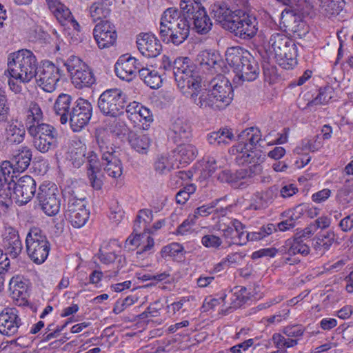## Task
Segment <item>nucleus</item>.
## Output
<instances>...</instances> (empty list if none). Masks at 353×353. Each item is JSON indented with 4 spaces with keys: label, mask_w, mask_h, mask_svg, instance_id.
Listing matches in <instances>:
<instances>
[{
    "label": "nucleus",
    "mask_w": 353,
    "mask_h": 353,
    "mask_svg": "<svg viewBox=\"0 0 353 353\" xmlns=\"http://www.w3.org/2000/svg\"><path fill=\"white\" fill-rule=\"evenodd\" d=\"M221 199H216L211 203L203 205L195 209L193 218L195 219L199 216H207L212 212L213 208L217 205Z\"/></svg>",
    "instance_id": "nucleus-54"
},
{
    "label": "nucleus",
    "mask_w": 353,
    "mask_h": 353,
    "mask_svg": "<svg viewBox=\"0 0 353 353\" xmlns=\"http://www.w3.org/2000/svg\"><path fill=\"white\" fill-rule=\"evenodd\" d=\"M261 134L254 132L250 135L249 139L245 141L241 145H239L236 151L239 152L235 157V161L238 165L247 163H259L264 159L260 150H256L257 145H260Z\"/></svg>",
    "instance_id": "nucleus-12"
},
{
    "label": "nucleus",
    "mask_w": 353,
    "mask_h": 353,
    "mask_svg": "<svg viewBox=\"0 0 353 353\" xmlns=\"http://www.w3.org/2000/svg\"><path fill=\"white\" fill-rule=\"evenodd\" d=\"M139 52L146 57H156L160 54L162 46L154 34H140L137 39Z\"/></svg>",
    "instance_id": "nucleus-25"
},
{
    "label": "nucleus",
    "mask_w": 353,
    "mask_h": 353,
    "mask_svg": "<svg viewBox=\"0 0 353 353\" xmlns=\"http://www.w3.org/2000/svg\"><path fill=\"white\" fill-rule=\"evenodd\" d=\"M43 117V112L40 106L35 102H31L26 112V124L27 129L30 125L41 124Z\"/></svg>",
    "instance_id": "nucleus-44"
},
{
    "label": "nucleus",
    "mask_w": 353,
    "mask_h": 353,
    "mask_svg": "<svg viewBox=\"0 0 353 353\" xmlns=\"http://www.w3.org/2000/svg\"><path fill=\"white\" fill-rule=\"evenodd\" d=\"M235 3L241 8L235 10L233 19L227 23L226 30L241 39H251L258 31L257 19L245 10L248 4L247 0H236Z\"/></svg>",
    "instance_id": "nucleus-4"
},
{
    "label": "nucleus",
    "mask_w": 353,
    "mask_h": 353,
    "mask_svg": "<svg viewBox=\"0 0 353 353\" xmlns=\"http://www.w3.org/2000/svg\"><path fill=\"white\" fill-rule=\"evenodd\" d=\"M128 118L134 123L153 121V117L150 110L136 101L130 103L125 109Z\"/></svg>",
    "instance_id": "nucleus-30"
},
{
    "label": "nucleus",
    "mask_w": 353,
    "mask_h": 353,
    "mask_svg": "<svg viewBox=\"0 0 353 353\" xmlns=\"http://www.w3.org/2000/svg\"><path fill=\"white\" fill-rule=\"evenodd\" d=\"M201 243L205 248L218 249L222 244V240L214 234H206L202 237Z\"/></svg>",
    "instance_id": "nucleus-53"
},
{
    "label": "nucleus",
    "mask_w": 353,
    "mask_h": 353,
    "mask_svg": "<svg viewBox=\"0 0 353 353\" xmlns=\"http://www.w3.org/2000/svg\"><path fill=\"white\" fill-rule=\"evenodd\" d=\"M137 300V299L132 296H128L123 300H118L114 304L113 312L116 314H120L128 307L134 304Z\"/></svg>",
    "instance_id": "nucleus-55"
},
{
    "label": "nucleus",
    "mask_w": 353,
    "mask_h": 353,
    "mask_svg": "<svg viewBox=\"0 0 353 353\" xmlns=\"http://www.w3.org/2000/svg\"><path fill=\"white\" fill-rule=\"evenodd\" d=\"M108 129L117 137L125 135L129 130L125 121L119 119H114L112 123H110Z\"/></svg>",
    "instance_id": "nucleus-50"
},
{
    "label": "nucleus",
    "mask_w": 353,
    "mask_h": 353,
    "mask_svg": "<svg viewBox=\"0 0 353 353\" xmlns=\"http://www.w3.org/2000/svg\"><path fill=\"white\" fill-rule=\"evenodd\" d=\"M283 251L290 256L296 254L307 256L310 252V248L304 239L295 236L294 238L288 239L285 241L283 249L281 250V252Z\"/></svg>",
    "instance_id": "nucleus-34"
},
{
    "label": "nucleus",
    "mask_w": 353,
    "mask_h": 353,
    "mask_svg": "<svg viewBox=\"0 0 353 353\" xmlns=\"http://www.w3.org/2000/svg\"><path fill=\"white\" fill-rule=\"evenodd\" d=\"M245 226L237 219L232 220L228 225L222 229L223 236L228 240V245H243Z\"/></svg>",
    "instance_id": "nucleus-32"
},
{
    "label": "nucleus",
    "mask_w": 353,
    "mask_h": 353,
    "mask_svg": "<svg viewBox=\"0 0 353 353\" xmlns=\"http://www.w3.org/2000/svg\"><path fill=\"white\" fill-rule=\"evenodd\" d=\"M183 21H189L185 12L182 13L181 10L176 8H168L161 14L159 31L171 30L172 27L180 25Z\"/></svg>",
    "instance_id": "nucleus-27"
},
{
    "label": "nucleus",
    "mask_w": 353,
    "mask_h": 353,
    "mask_svg": "<svg viewBox=\"0 0 353 353\" xmlns=\"http://www.w3.org/2000/svg\"><path fill=\"white\" fill-rule=\"evenodd\" d=\"M283 332L288 337L299 340L303 335L305 329L303 325L296 324L285 327Z\"/></svg>",
    "instance_id": "nucleus-51"
},
{
    "label": "nucleus",
    "mask_w": 353,
    "mask_h": 353,
    "mask_svg": "<svg viewBox=\"0 0 353 353\" xmlns=\"http://www.w3.org/2000/svg\"><path fill=\"white\" fill-rule=\"evenodd\" d=\"M162 83L161 76L158 72L152 70L151 74H149L148 79H145V84L152 89L159 88Z\"/></svg>",
    "instance_id": "nucleus-60"
},
{
    "label": "nucleus",
    "mask_w": 353,
    "mask_h": 353,
    "mask_svg": "<svg viewBox=\"0 0 353 353\" xmlns=\"http://www.w3.org/2000/svg\"><path fill=\"white\" fill-rule=\"evenodd\" d=\"M153 219L152 211L149 209H143L139 211L133 226V234H146L152 233L153 231L148 228Z\"/></svg>",
    "instance_id": "nucleus-35"
},
{
    "label": "nucleus",
    "mask_w": 353,
    "mask_h": 353,
    "mask_svg": "<svg viewBox=\"0 0 353 353\" xmlns=\"http://www.w3.org/2000/svg\"><path fill=\"white\" fill-rule=\"evenodd\" d=\"M190 32V21H183L180 25L172 27L171 30L159 31V37L165 43L179 46L188 38Z\"/></svg>",
    "instance_id": "nucleus-22"
},
{
    "label": "nucleus",
    "mask_w": 353,
    "mask_h": 353,
    "mask_svg": "<svg viewBox=\"0 0 353 353\" xmlns=\"http://www.w3.org/2000/svg\"><path fill=\"white\" fill-rule=\"evenodd\" d=\"M181 10L187 14V19L192 21V30L199 34L208 33L212 28V22L205 8L194 0H181Z\"/></svg>",
    "instance_id": "nucleus-7"
},
{
    "label": "nucleus",
    "mask_w": 353,
    "mask_h": 353,
    "mask_svg": "<svg viewBox=\"0 0 353 353\" xmlns=\"http://www.w3.org/2000/svg\"><path fill=\"white\" fill-rule=\"evenodd\" d=\"M262 172V166L259 163H252L248 169H240L234 172L230 170H222L217 176L221 182L230 183L234 188H241L244 183L241 180L252 178Z\"/></svg>",
    "instance_id": "nucleus-16"
},
{
    "label": "nucleus",
    "mask_w": 353,
    "mask_h": 353,
    "mask_svg": "<svg viewBox=\"0 0 353 353\" xmlns=\"http://www.w3.org/2000/svg\"><path fill=\"white\" fill-rule=\"evenodd\" d=\"M245 256V254L242 252H234L228 254L225 259L228 266L238 265L241 264Z\"/></svg>",
    "instance_id": "nucleus-63"
},
{
    "label": "nucleus",
    "mask_w": 353,
    "mask_h": 353,
    "mask_svg": "<svg viewBox=\"0 0 353 353\" xmlns=\"http://www.w3.org/2000/svg\"><path fill=\"white\" fill-rule=\"evenodd\" d=\"M26 283L22 276L16 275L12 277L9 282V290L14 297H22L26 292Z\"/></svg>",
    "instance_id": "nucleus-45"
},
{
    "label": "nucleus",
    "mask_w": 353,
    "mask_h": 353,
    "mask_svg": "<svg viewBox=\"0 0 353 353\" xmlns=\"http://www.w3.org/2000/svg\"><path fill=\"white\" fill-rule=\"evenodd\" d=\"M176 145L177 147L174 151V157L180 164H188L197 157L198 150L194 145L189 142H183Z\"/></svg>",
    "instance_id": "nucleus-33"
},
{
    "label": "nucleus",
    "mask_w": 353,
    "mask_h": 353,
    "mask_svg": "<svg viewBox=\"0 0 353 353\" xmlns=\"http://www.w3.org/2000/svg\"><path fill=\"white\" fill-rule=\"evenodd\" d=\"M298 219L299 216H296L295 213H292L289 219L279 223L276 227L281 232L289 230L296 226V220Z\"/></svg>",
    "instance_id": "nucleus-58"
},
{
    "label": "nucleus",
    "mask_w": 353,
    "mask_h": 353,
    "mask_svg": "<svg viewBox=\"0 0 353 353\" xmlns=\"http://www.w3.org/2000/svg\"><path fill=\"white\" fill-rule=\"evenodd\" d=\"M195 69L194 63L187 57H178L173 62V76L178 88L183 92L187 88L190 90V94L202 87L201 78Z\"/></svg>",
    "instance_id": "nucleus-6"
},
{
    "label": "nucleus",
    "mask_w": 353,
    "mask_h": 353,
    "mask_svg": "<svg viewBox=\"0 0 353 353\" xmlns=\"http://www.w3.org/2000/svg\"><path fill=\"white\" fill-rule=\"evenodd\" d=\"M61 76L60 69L52 62L46 61L37 72L35 77L39 88L45 92H52L55 90Z\"/></svg>",
    "instance_id": "nucleus-14"
},
{
    "label": "nucleus",
    "mask_w": 353,
    "mask_h": 353,
    "mask_svg": "<svg viewBox=\"0 0 353 353\" xmlns=\"http://www.w3.org/2000/svg\"><path fill=\"white\" fill-rule=\"evenodd\" d=\"M210 11L213 18L225 30L227 23H230L235 14V10H232L228 3L223 1L214 2L210 7Z\"/></svg>",
    "instance_id": "nucleus-29"
},
{
    "label": "nucleus",
    "mask_w": 353,
    "mask_h": 353,
    "mask_svg": "<svg viewBox=\"0 0 353 353\" xmlns=\"http://www.w3.org/2000/svg\"><path fill=\"white\" fill-rule=\"evenodd\" d=\"M281 20L285 31L301 35V30L303 28L304 23L292 10L285 8L281 13Z\"/></svg>",
    "instance_id": "nucleus-36"
},
{
    "label": "nucleus",
    "mask_w": 353,
    "mask_h": 353,
    "mask_svg": "<svg viewBox=\"0 0 353 353\" xmlns=\"http://www.w3.org/2000/svg\"><path fill=\"white\" fill-rule=\"evenodd\" d=\"M339 226L343 232H350L353 228V213L342 219Z\"/></svg>",
    "instance_id": "nucleus-64"
},
{
    "label": "nucleus",
    "mask_w": 353,
    "mask_h": 353,
    "mask_svg": "<svg viewBox=\"0 0 353 353\" xmlns=\"http://www.w3.org/2000/svg\"><path fill=\"white\" fill-rule=\"evenodd\" d=\"M2 245L5 250V258H17L22 250V243L17 231L13 228L9 227L5 229L3 234Z\"/></svg>",
    "instance_id": "nucleus-26"
},
{
    "label": "nucleus",
    "mask_w": 353,
    "mask_h": 353,
    "mask_svg": "<svg viewBox=\"0 0 353 353\" xmlns=\"http://www.w3.org/2000/svg\"><path fill=\"white\" fill-rule=\"evenodd\" d=\"M32 154L31 150L27 146H21L14 154L10 165L11 172L14 176L18 172L25 171L29 166L32 159Z\"/></svg>",
    "instance_id": "nucleus-31"
},
{
    "label": "nucleus",
    "mask_w": 353,
    "mask_h": 353,
    "mask_svg": "<svg viewBox=\"0 0 353 353\" xmlns=\"http://www.w3.org/2000/svg\"><path fill=\"white\" fill-rule=\"evenodd\" d=\"M88 218V212L85 208L73 211L70 214V222L73 227L79 228L83 226Z\"/></svg>",
    "instance_id": "nucleus-47"
},
{
    "label": "nucleus",
    "mask_w": 353,
    "mask_h": 353,
    "mask_svg": "<svg viewBox=\"0 0 353 353\" xmlns=\"http://www.w3.org/2000/svg\"><path fill=\"white\" fill-rule=\"evenodd\" d=\"M128 141L131 147L139 153H146L150 145V139L145 134H137L131 132Z\"/></svg>",
    "instance_id": "nucleus-42"
},
{
    "label": "nucleus",
    "mask_w": 353,
    "mask_h": 353,
    "mask_svg": "<svg viewBox=\"0 0 353 353\" xmlns=\"http://www.w3.org/2000/svg\"><path fill=\"white\" fill-rule=\"evenodd\" d=\"M234 139L231 129L221 128L217 131L212 132L207 135V141L209 144L214 146H222L229 145Z\"/></svg>",
    "instance_id": "nucleus-37"
},
{
    "label": "nucleus",
    "mask_w": 353,
    "mask_h": 353,
    "mask_svg": "<svg viewBox=\"0 0 353 353\" xmlns=\"http://www.w3.org/2000/svg\"><path fill=\"white\" fill-rule=\"evenodd\" d=\"M126 95L120 89H109L103 92L98 100L100 111L106 116L117 118L123 113Z\"/></svg>",
    "instance_id": "nucleus-11"
},
{
    "label": "nucleus",
    "mask_w": 353,
    "mask_h": 353,
    "mask_svg": "<svg viewBox=\"0 0 353 353\" xmlns=\"http://www.w3.org/2000/svg\"><path fill=\"white\" fill-rule=\"evenodd\" d=\"M233 98V90L229 80L222 74H216L209 83V89L199 88L190 93L191 101L201 109H225Z\"/></svg>",
    "instance_id": "nucleus-1"
},
{
    "label": "nucleus",
    "mask_w": 353,
    "mask_h": 353,
    "mask_svg": "<svg viewBox=\"0 0 353 353\" xmlns=\"http://www.w3.org/2000/svg\"><path fill=\"white\" fill-rule=\"evenodd\" d=\"M334 95L335 92L332 87L327 85L321 88L318 95L314 99L308 101L304 109L316 105L327 104L334 97Z\"/></svg>",
    "instance_id": "nucleus-43"
},
{
    "label": "nucleus",
    "mask_w": 353,
    "mask_h": 353,
    "mask_svg": "<svg viewBox=\"0 0 353 353\" xmlns=\"http://www.w3.org/2000/svg\"><path fill=\"white\" fill-rule=\"evenodd\" d=\"M278 64L285 70L297 64V48L294 40L283 33L275 32L268 41Z\"/></svg>",
    "instance_id": "nucleus-5"
},
{
    "label": "nucleus",
    "mask_w": 353,
    "mask_h": 353,
    "mask_svg": "<svg viewBox=\"0 0 353 353\" xmlns=\"http://www.w3.org/2000/svg\"><path fill=\"white\" fill-rule=\"evenodd\" d=\"M196 62L204 72L219 74L225 72L224 61L214 52L201 51L197 55Z\"/></svg>",
    "instance_id": "nucleus-21"
},
{
    "label": "nucleus",
    "mask_w": 353,
    "mask_h": 353,
    "mask_svg": "<svg viewBox=\"0 0 353 353\" xmlns=\"http://www.w3.org/2000/svg\"><path fill=\"white\" fill-rule=\"evenodd\" d=\"M225 59L235 73L233 81H252L259 74V66L254 57L247 50L241 47H232L225 52Z\"/></svg>",
    "instance_id": "nucleus-2"
},
{
    "label": "nucleus",
    "mask_w": 353,
    "mask_h": 353,
    "mask_svg": "<svg viewBox=\"0 0 353 353\" xmlns=\"http://www.w3.org/2000/svg\"><path fill=\"white\" fill-rule=\"evenodd\" d=\"M10 161H4L0 166V203L8 205L12 198V185L15 176L11 172Z\"/></svg>",
    "instance_id": "nucleus-24"
},
{
    "label": "nucleus",
    "mask_w": 353,
    "mask_h": 353,
    "mask_svg": "<svg viewBox=\"0 0 353 353\" xmlns=\"http://www.w3.org/2000/svg\"><path fill=\"white\" fill-rule=\"evenodd\" d=\"M190 122L183 118H177L170 127L169 137L175 144L190 142L192 138Z\"/></svg>",
    "instance_id": "nucleus-23"
},
{
    "label": "nucleus",
    "mask_w": 353,
    "mask_h": 353,
    "mask_svg": "<svg viewBox=\"0 0 353 353\" xmlns=\"http://www.w3.org/2000/svg\"><path fill=\"white\" fill-rule=\"evenodd\" d=\"M334 239L335 235L333 232H323L320 233L316 237V244L318 247H321L324 250H328L334 243Z\"/></svg>",
    "instance_id": "nucleus-49"
},
{
    "label": "nucleus",
    "mask_w": 353,
    "mask_h": 353,
    "mask_svg": "<svg viewBox=\"0 0 353 353\" xmlns=\"http://www.w3.org/2000/svg\"><path fill=\"white\" fill-rule=\"evenodd\" d=\"M70 125L74 132H79L88 123V117H79L78 115H70Z\"/></svg>",
    "instance_id": "nucleus-56"
},
{
    "label": "nucleus",
    "mask_w": 353,
    "mask_h": 353,
    "mask_svg": "<svg viewBox=\"0 0 353 353\" xmlns=\"http://www.w3.org/2000/svg\"><path fill=\"white\" fill-rule=\"evenodd\" d=\"M77 147L74 148L70 152V160L74 167H80L87 159L86 157V145L79 143L77 144Z\"/></svg>",
    "instance_id": "nucleus-46"
},
{
    "label": "nucleus",
    "mask_w": 353,
    "mask_h": 353,
    "mask_svg": "<svg viewBox=\"0 0 353 353\" xmlns=\"http://www.w3.org/2000/svg\"><path fill=\"white\" fill-rule=\"evenodd\" d=\"M27 254L36 264L40 265L47 259L50 245L46 236L38 228L30 230L26 239Z\"/></svg>",
    "instance_id": "nucleus-8"
},
{
    "label": "nucleus",
    "mask_w": 353,
    "mask_h": 353,
    "mask_svg": "<svg viewBox=\"0 0 353 353\" xmlns=\"http://www.w3.org/2000/svg\"><path fill=\"white\" fill-rule=\"evenodd\" d=\"M59 190L55 184L44 182L40 185L37 195L42 210L48 216L56 215L60 210Z\"/></svg>",
    "instance_id": "nucleus-13"
},
{
    "label": "nucleus",
    "mask_w": 353,
    "mask_h": 353,
    "mask_svg": "<svg viewBox=\"0 0 353 353\" xmlns=\"http://www.w3.org/2000/svg\"><path fill=\"white\" fill-rule=\"evenodd\" d=\"M8 66L11 78L28 83L36 77L38 62L32 51L23 49L9 56Z\"/></svg>",
    "instance_id": "nucleus-3"
},
{
    "label": "nucleus",
    "mask_w": 353,
    "mask_h": 353,
    "mask_svg": "<svg viewBox=\"0 0 353 353\" xmlns=\"http://www.w3.org/2000/svg\"><path fill=\"white\" fill-rule=\"evenodd\" d=\"M22 325L19 311L14 307H6L0 313V333L8 336H13L17 333Z\"/></svg>",
    "instance_id": "nucleus-20"
},
{
    "label": "nucleus",
    "mask_w": 353,
    "mask_h": 353,
    "mask_svg": "<svg viewBox=\"0 0 353 353\" xmlns=\"http://www.w3.org/2000/svg\"><path fill=\"white\" fill-rule=\"evenodd\" d=\"M94 39L100 49L112 46L117 41V34L114 26L109 21H101L93 29Z\"/></svg>",
    "instance_id": "nucleus-17"
},
{
    "label": "nucleus",
    "mask_w": 353,
    "mask_h": 353,
    "mask_svg": "<svg viewBox=\"0 0 353 353\" xmlns=\"http://www.w3.org/2000/svg\"><path fill=\"white\" fill-rule=\"evenodd\" d=\"M9 112V107L6 92L0 90V121L7 119Z\"/></svg>",
    "instance_id": "nucleus-59"
},
{
    "label": "nucleus",
    "mask_w": 353,
    "mask_h": 353,
    "mask_svg": "<svg viewBox=\"0 0 353 353\" xmlns=\"http://www.w3.org/2000/svg\"><path fill=\"white\" fill-rule=\"evenodd\" d=\"M95 139L101 153V159L106 163L104 170L110 176L118 178L122 174L121 161L115 155V150L107 143L108 132L103 128H97L95 131Z\"/></svg>",
    "instance_id": "nucleus-9"
},
{
    "label": "nucleus",
    "mask_w": 353,
    "mask_h": 353,
    "mask_svg": "<svg viewBox=\"0 0 353 353\" xmlns=\"http://www.w3.org/2000/svg\"><path fill=\"white\" fill-rule=\"evenodd\" d=\"M345 1L343 0H327L323 7L327 15L332 16L339 14L343 9Z\"/></svg>",
    "instance_id": "nucleus-48"
},
{
    "label": "nucleus",
    "mask_w": 353,
    "mask_h": 353,
    "mask_svg": "<svg viewBox=\"0 0 353 353\" xmlns=\"http://www.w3.org/2000/svg\"><path fill=\"white\" fill-rule=\"evenodd\" d=\"M139 66H141V63L138 59L123 54L116 62L114 71L119 79L129 82L136 77Z\"/></svg>",
    "instance_id": "nucleus-19"
},
{
    "label": "nucleus",
    "mask_w": 353,
    "mask_h": 353,
    "mask_svg": "<svg viewBox=\"0 0 353 353\" xmlns=\"http://www.w3.org/2000/svg\"><path fill=\"white\" fill-rule=\"evenodd\" d=\"M268 205L260 192H256L252 196L250 208L254 210H260L265 208Z\"/></svg>",
    "instance_id": "nucleus-52"
},
{
    "label": "nucleus",
    "mask_w": 353,
    "mask_h": 353,
    "mask_svg": "<svg viewBox=\"0 0 353 353\" xmlns=\"http://www.w3.org/2000/svg\"><path fill=\"white\" fill-rule=\"evenodd\" d=\"M32 138L34 148L41 153H46L57 146V132L51 125L41 123L39 125H30L27 129Z\"/></svg>",
    "instance_id": "nucleus-10"
},
{
    "label": "nucleus",
    "mask_w": 353,
    "mask_h": 353,
    "mask_svg": "<svg viewBox=\"0 0 353 353\" xmlns=\"http://www.w3.org/2000/svg\"><path fill=\"white\" fill-rule=\"evenodd\" d=\"M71 74L72 83L77 89H83L88 86V65L77 57H71L65 63Z\"/></svg>",
    "instance_id": "nucleus-18"
},
{
    "label": "nucleus",
    "mask_w": 353,
    "mask_h": 353,
    "mask_svg": "<svg viewBox=\"0 0 353 353\" xmlns=\"http://www.w3.org/2000/svg\"><path fill=\"white\" fill-rule=\"evenodd\" d=\"M36 181L29 175H24L12 183V198L19 205L28 203L36 192Z\"/></svg>",
    "instance_id": "nucleus-15"
},
{
    "label": "nucleus",
    "mask_w": 353,
    "mask_h": 353,
    "mask_svg": "<svg viewBox=\"0 0 353 353\" xmlns=\"http://www.w3.org/2000/svg\"><path fill=\"white\" fill-rule=\"evenodd\" d=\"M72 102L71 97L68 94H61L55 101L54 110L60 116V121L65 124L68 121V115Z\"/></svg>",
    "instance_id": "nucleus-40"
},
{
    "label": "nucleus",
    "mask_w": 353,
    "mask_h": 353,
    "mask_svg": "<svg viewBox=\"0 0 353 353\" xmlns=\"http://www.w3.org/2000/svg\"><path fill=\"white\" fill-rule=\"evenodd\" d=\"M183 250V246L177 243H171L167 246H165L162 249V252L165 255L170 256H177L179 253Z\"/></svg>",
    "instance_id": "nucleus-62"
},
{
    "label": "nucleus",
    "mask_w": 353,
    "mask_h": 353,
    "mask_svg": "<svg viewBox=\"0 0 353 353\" xmlns=\"http://www.w3.org/2000/svg\"><path fill=\"white\" fill-rule=\"evenodd\" d=\"M26 129L23 124L18 121H12L6 129V139L8 143L19 144L25 138Z\"/></svg>",
    "instance_id": "nucleus-39"
},
{
    "label": "nucleus",
    "mask_w": 353,
    "mask_h": 353,
    "mask_svg": "<svg viewBox=\"0 0 353 353\" xmlns=\"http://www.w3.org/2000/svg\"><path fill=\"white\" fill-rule=\"evenodd\" d=\"M144 234H133L128 236L125 243V248L128 250H134L141 245V240L145 238Z\"/></svg>",
    "instance_id": "nucleus-57"
},
{
    "label": "nucleus",
    "mask_w": 353,
    "mask_h": 353,
    "mask_svg": "<svg viewBox=\"0 0 353 353\" xmlns=\"http://www.w3.org/2000/svg\"><path fill=\"white\" fill-rule=\"evenodd\" d=\"M46 1L48 8L61 23H70L74 29L77 30L79 26V23L72 18L70 10L60 0H46Z\"/></svg>",
    "instance_id": "nucleus-28"
},
{
    "label": "nucleus",
    "mask_w": 353,
    "mask_h": 353,
    "mask_svg": "<svg viewBox=\"0 0 353 353\" xmlns=\"http://www.w3.org/2000/svg\"><path fill=\"white\" fill-rule=\"evenodd\" d=\"M114 247H119L118 241L115 239L110 240L108 242H103L98 253V258L102 263L109 264L115 261L117 254H115Z\"/></svg>",
    "instance_id": "nucleus-41"
},
{
    "label": "nucleus",
    "mask_w": 353,
    "mask_h": 353,
    "mask_svg": "<svg viewBox=\"0 0 353 353\" xmlns=\"http://www.w3.org/2000/svg\"><path fill=\"white\" fill-rule=\"evenodd\" d=\"M111 0H93L90 7V14L94 22L105 21L110 14Z\"/></svg>",
    "instance_id": "nucleus-38"
},
{
    "label": "nucleus",
    "mask_w": 353,
    "mask_h": 353,
    "mask_svg": "<svg viewBox=\"0 0 353 353\" xmlns=\"http://www.w3.org/2000/svg\"><path fill=\"white\" fill-rule=\"evenodd\" d=\"M102 164L100 162L97 154L94 152H90V171L91 174H102Z\"/></svg>",
    "instance_id": "nucleus-61"
}]
</instances>
